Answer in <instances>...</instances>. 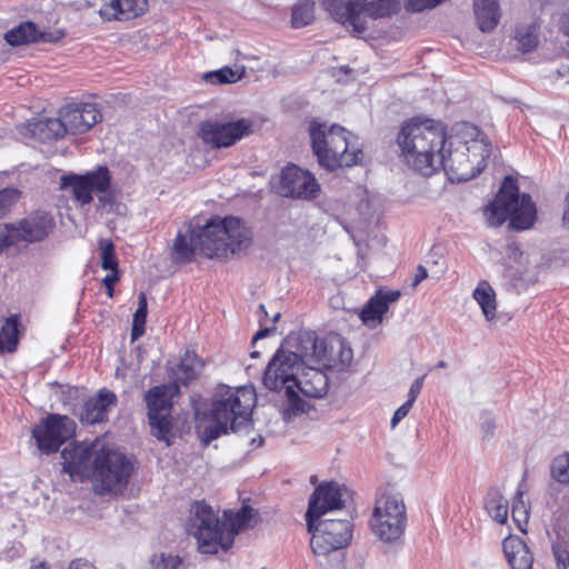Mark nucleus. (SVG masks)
<instances>
[{
  "instance_id": "1",
  "label": "nucleus",
  "mask_w": 569,
  "mask_h": 569,
  "mask_svg": "<svg viewBox=\"0 0 569 569\" xmlns=\"http://www.w3.org/2000/svg\"><path fill=\"white\" fill-rule=\"evenodd\" d=\"M450 137L442 121L415 116L401 123L396 142L402 161L410 169L430 177L441 170L443 151Z\"/></svg>"
},
{
  "instance_id": "2",
  "label": "nucleus",
  "mask_w": 569,
  "mask_h": 569,
  "mask_svg": "<svg viewBox=\"0 0 569 569\" xmlns=\"http://www.w3.org/2000/svg\"><path fill=\"white\" fill-rule=\"evenodd\" d=\"M256 401V391L250 387L218 386L211 397L208 423L200 428L202 441L209 443L248 426Z\"/></svg>"
},
{
  "instance_id": "3",
  "label": "nucleus",
  "mask_w": 569,
  "mask_h": 569,
  "mask_svg": "<svg viewBox=\"0 0 569 569\" xmlns=\"http://www.w3.org/2000/svg\"><path fill=\"white\" fill-rule=\"evenodd\" d=\"M309 137L313 154L320 167L335 171L357 166L363 160V150L357 136L339 124H326L312 120Z\"/></svg>"
},
{
  "instance_id": "4",
  "label": "nucleus",
  "mask_w": 569,
  "mask_h": 569,
  "mask_svg": "<svg viewBox=\"0 0 569 569\" xmlns=\"http://www.w3.org/2000/svg\"><path fill=\"white\" fill-rule=\"evenodd\" d=\"M183 229L178 232L171 249H234L242 244L247 233L242 220L233 216H214L203 226L190 220Z\"/></svg>"
},
{
  "instance_id": "5",
  "label": "nucleus",
  "mask_w": 569,
  "mask_h": 569,
  "mask_svg": "<svg viewBox=\"0 0 569 569\" xmlns=\"http://www.w3.org/2000/svg\"><path fill=\"white\" fill-rule=\"evenodd\" d=\"M301 370L298 356L282 348L276 351L264 370L263 386L270 391L282 393L280 411L284 420L306 411L307 402L296 390Z\"/></svg>"
},
{
  "instance_id": "6",
  "label": "nucleus",
  "mask_w": 569,
  "mask_h": 569,
  "mask_svg": "<svg viewBox=\"0 0 569 569\" xmlns=\"http://www.w3.org/2000/svg\"><path fill=\"white\" fill-rule=\"evenodd\" d=\"M536 204L530 194L519 193L517 180L506 177L495 199L483 209L486 222L499 227L509 221L513 230H527L536 221Z\"/></svg>"
},
{
  "instance_id": "7",
  "label": "nucleus",
  "mask_w": 569,
  "mask_h": 569,
  "mask_svg": "<svg viewBox=\"0 0 569 569\" xmlns=\"http://www.w3.org/2000/svg\"><path fill=\"white\" fill-rule=\"evenodd\" d=\"M321 6L336 22L351 28L357 37L366 32L367 18H390L401 10L399 0H322Z\"/></svg>"
},
{
  "instance_id": "8",
  "label": "nucleus",
  "mask_w": 569,
  "mask_h": 569,
  "mask_svg": "<svg viewBox=\"0 0 569 569\" xmlns=\"http://www.w3.org/2000/svg\"><path fill=\"white\" fill-rule=\"evenodd\" d=\"M489 153L490 150L481 141H467L453 134L448 141V149L445 148L441 170L452 182L469 181L486 168Z\"/></svg>"
},
{
  "instance_id": "9",
  "label": "nucleus",
  "mask_w": 569,
  "mask_h": 569,
  "mask_svg": "<svg viewBox=\"0 0 569 569\" xmlns=\"http://www.w3.org/2000/svg\"><path fill=\"white\" fill-rule=\"evenodd\" d=\"M187 530L197 540L198 551L202 555H216L232 547L231 535L226 533V523L204 501L192 505Z\"/></svg>"
},
{
  "instance_id": "10",
  "label": "nucleus",
  "mask_w": 569,
  "mask_h": 569,
  "mask_svg": "<svg viewBox=\"0 0 569 569\" xmlns=\"http://www.w3.org/2000/svg\"><path fill=\"white\" fill-rule=\"evenodd\" d=\"M370 527L383 542L401 539L407 527V509L400 493H387L377 499Z\"/></svg>"
},
{
  "instance_id": "11",
  "label": "nucleus",
  "mask_w": 569,
  "mask_h": 569,
  "mask_svg": "<svg viewBox=\"0 0 569 569\" xmlns=\"http://www.w3.org/2000/svg\"><path fill=\"white\" fill-rule=\"evenodd\" d=\"M311 533L310 546L315 555L325 556L345 548L352 537V525L348 519L306 518Z\"/></svg>"
},
{
  "instance_id": "12",
  "label": "nucleus",
  "mask_w": 569,
  "mask_h": 569,
  "mask_svg": "<svg viewBox=\"0 0 569 569\" xmlns=\"http://www.w3.org/2000/svg\"><path fill=\"white\" fill-rule=\"evenodd\" d=\"M54 228V219L50 213L34 211L17 223L0 227V249L17 244L20 241H41Z\"/></svg>"
},
{
  "instance_id": "13",
  "label": "nucleus",
  "mask_w": 569,
  "mask_h": 569,
  "mask_svg": "<svg viewBox=\"0 0 569 569\" xmlns=\"http://www.w3.org/2000/svg\"><path fill=\"white\" fill-rule=\"evenodd\" d=\"M77 423L66 415L50 413L32 429V438L44 455L57 452L60 447L76 436Z\"/></svg>"
},
{
  "instance_id": "14",
  "label": "nucleus",
  "mask_w": 569,
  "mask_h": 569,
  "mask_svg": "<svg viewBox=\"0 0 569 569\" xmlns=\"http://www.w3.org/2000/svg\"><path fill=\"white\" fill-rule=\"evenodd\" d=\"M132 465L121 452L106 448L94 459V476L103 491H118L127 486L131 476Z\"/></svg>"
},
{
  "instance_id": "15",
  "label": "nucleus",
  "mask_w": 569,
  "mask_h": 569,
  "mask_svg": "<svg viewBox=\"0 0 569 569\" xmlns=\"http://www.w3.org/2000/svg\"><path fill=\"white\" fill-rule=\"evenodd\" d=\"M253 132L252 122L247 119L223 122L206 120L200 123L198 136L213 149L230 148Z\"/></svg>"
},
{
  "instance_id": "16",
  "label": "nucleus",
  "mask_w": 569,
  "mask_h": 569,
  "mask_svg": "<svg viewBox=\"0 0 569 569\" xmlns=\"http://www.w3.org/2000/svg\"><path fill=\"white\" fill-rule=\"evenodd\" d=\"M276 189L282 197L299 200H312L320 193L315 174L293 163L282 168Z\"/></svg>"
},
{
  "instance_id": "17",
  "label": "nucleus",
  "mask_w": 569,
  "mask_h": 569,
  "mask_svg": "<svg viewBox=\"0 0 569 569\" xmlns=\"http://www.w3.org/2000/svg\"><path fill=\"white\" fill-rule=\"evenodd\" d=\"M104 450V442L99 439L70 443L61 451L63 471L80 479L92 476L94 459Z\"/></svg>"
},
{
  "instance_id": "18",
  "label": "nucleus",
  "mask_w": 569,
  "mask_h": 569,
  "mask_svg": "<svg viewBox=\"0 0 569 569\" xmlns=\"http://www.w3.org/2000/svg\"><path fill=\"white\" fill-rule=\"evenodd\" d=\"M111 184V176L106 166L98 167L86 174H64L60 178L62 189L71 188L72 194L81 204L92 201V192H107Z\"/></svg>"
},
{
  "instance_id": "19",
  "label": "nucleus",
  "mask_w": 569,
  "mask_h": 569,
  "mask_svg": "<svg viewBox=\"0 0 569 569\" xmlns=\"http://www.w3.org/2000/svg\"><path fill=\"white\" fill-rule=\"evenodd\" d=\"M149 425L151 433L161 441L169 445V435L171 432V402L168 396L167 386H157L146 393Z\"/></svg>"
},
{
  "instance_id": "20",
  "label": "nucleus",
  "mask_w": 569,
  "mask_h": 569,
  "mask_svg": "<svg viewBox=\"0 0 569 569\" xmlns=\"http://www.w3.org/2000/svg\"><path fill=\"white\" fill-rule=\"evenodd\" d=\"M59 114L71 134L84 133L102 119L98 106L89 102L68 103L59 110Z\"/></svg>"
},
{
  "instance_id": "21",
  "label": "nucleus",
  "mask_w": 569,
  "mask_h": 569,
  "mask_svg": "<svg viewBox=\"0 0 569 569\" xmlns=\"http://www.w3.org/2000/svg\"><path fill=\"white\" fill-rule=\"evenodd\" d=\"M345 487L337 482L319 485L309 499L306 518H322L326 513L343 508Z\"/></svg>"
},
{
  "instance_id": "22",
  "label": "nucleus",
  "mask_w": 569,
  "mask_h": 569,
  "mask_svg": "<svg viewBox=\"0 0 569 569\" xmlns=\"http://www.w3.org/2000/svg\"><path fill=\"white\" fill-rule=\"evenodd\" d=\"M117 406V396L113 391L103 388L94 397L84 401L80 413V421L84 425H96L108 420L109 412Z\"/></svg>"
},
{
  "instance_id": "23",
  "label": "nucleus",
  "mask_w": 569,
  "mask_h": 569,
  "mask_svg": "<svg viewBox=\"0 0 569 569\" xmlns=\"http://www.w3.org/2000/svg\"><path fill=\"white\" fill-rule=\"evenodd\" d=\"M298 356V363L333 366L331 359L327 358V347L323 342H319L317 336L312 331L300 332L297 337L296 351H291Z\"/></svg>"
},
{
  "instance_id": "24",
  "label": "nucleus",
  "mask_w": 569,
  "mask_h": 569,
  "mask_svg": "<svg viewBox=\"0 0 569 569\" xmlns=\"http://www.w3.org/2000/svg\"><path fill=\"white\" fill-rule=\"evenodd\" d=\"M400 297V290L378 289L375 296L363 306L360 312L361 321L367 326L380 323L383 315L388 312L389 306L397 302Z\"/></svg>"
},
{
  "instance_id": "25",
  "label": "nucleus",
  "mask_w": 569,
  "mask_h": 569,
  "mask_svg": "<svg viewBox=\"0 0 569 569\" xmlns=\"http://www.w3.org/2000/svg\"><path fill=\"white\" fill-rule=\"evenodd\" d=\"M203 368V361L193 351L187 350L180 360L176 363H170L168 368V376L172 382L176 391H179L180 386L187 387L188 383L194 380Z\"/></svg>"
},
{
  "instance_id": "26",
  "label": "nucleus",
  "mask_w": 569,
  "mask_h": 569,
  "mask_svg": "<svg viewBox=\"0 0 569 569\" xmlns=\"http://www.w3.org/2000/svg\"><path fill=\"white\" fill-rule=\"evenodd\" d=\"M329 381L325 372L313 366H308L306 369L302 367L297 379L298 396L321 398L327 393Z\"/></svg>"
},
{
  "instance_id": "27",
  "label": "nucleus",
  "mask_w": 569,
  "mask_h": 569,
  "mask_svg": "<svg viewBox=\"0 0 569 569\" xmlns=\"http://www.w3.org/2000/svg\"><path fill=\"white\" fill-rule=\"evenodd\" d=\"M147 9V0H110L100 8L99 13L108 21H127L141 16Z\"/></svg>"
},
{
  "instance_id": "28",
  "label": "nucleus",
  "mask_w": 569,
  "mask_h": 569,
  "mask_svg": "<svg viewBox=\"0 0 569 569\" xmlns=\"http://www.w3.org/2000/svg\"><path fill=\"white\" fill-rule=\"evenodd\" d=\"M502 549L511 569H532L533 556L521 538H506L502 542Z\"/></svg>"
},
{
  "instance_id": "29",
  "label": "nucleus",
  "mask_w": 569,
  "mask_h": 569,
  "mask_svg": "<svg viewBox=\"0 0 569 569\" xmlns=\"http://www.w3.org/2000/svg\"><path fill=\"white\" fill-rule=\"evenodd\" d=\"M4 39L10 46H21L37 42L39 40L53 42L60 39V37L53 38L51 33L40 32L36 23L26 21L9 30L6 33Z\"/></svg>"
},
{
  "instance_id": "30",
  "label": "nucleus",
  "mask_w": 569,
  "mask_h": 569,
  "mask_svg": "<svg viewBox=\"0 0 569 569\" xmlns=\"http://www.w3.org/2000/svg\"><path fill=\"white\" fill-rule=\"evenodd\" d=\"M541 19L535 18L530 22H520L515 30L513 39L522 53L535 51L540 43Z\"/></svg>"
},
{
  "instance_id": "31",
  "label": "nucleus",
  "mask_w": 569,
  "mask_h": 569,
  "mask_svg": "<svg viewBox=\"0 0 569 569\" xmlns=\"http://www.w3.org/2000/svg\"><path fill=\"white\" fill-rule=\"evenodd\" d=\"M473 9L481 31L490 32L498 26L500 19L498 0H475Z\"/></svg>"
},
{
  "instance_id": "32",
  "label": "nucleus",
  "mask_w": 569,
  "mask_h": 569,
  "mask_svg": "<svg viewBox=\"0 0 569 569\" xmlns=\"http://www.w3.org/2000/svg\"><path fill=\"white\" fill-rule=\"evenodd\" d=\"M31 132L41 141H51L63 138L69 130L64 119L59 114L58 118H48L32 123Z\"/></svg>"
},
{
  "instance_id": "33",
  "label": "nucleus",
  "mask_w": 569,
  "mask_h": 569,
  "mask_svg": "<svg viewBox=\"0 0 569 569\" xmlns=\"http://www.w3.org/2000/svg\"><path fill=\"white\" fill-rule=\"evenodd\" d=\"M473 299L480 306L483 316L488 321H491L496 317L497 303H496V292L487 280H481L478 282L476 289L473 290Z\"/></svg>"
},
{
  "instance_id": "34",
  "label": "nucleus",
  "mask_w": 569,
  "mask_h": 569,
  "mask_svg": "<svg viewBox=\"0 0 569 569\" xmlns=\"http://www.w3.org/2000/svg\"><path fill=\"white\" fill-rule=\"evenodd\" d=\"M171 260L177 263L178 268L190 262H197L201 264L202 259L208 260H227L230 254H234L237 251H170Z\"/></svg>"
},
{
  "instance_id": "35",
  "label": "nucleus",
  "mask_w": 569,
  "mask_h": 569,
  "mask_svg": "<svg viewBox=\"0 0 569 569\" xmlns=\"http://www.w3.org/2000/svg\"><path fill=\"white\" fill-rule=\"evenodd\" d=\"M254 510L249 506H243L237 512L224 511L226 521V533H230L232 538V542L234 541V537L239 531L251 527V520L253 517Z\"/></svg>"
},
{
  "instance_id": "36",
  "label": "nucleus",
  "mask_w": 569,
  "mask_h": 569,
  "mask_svg": "<svg viewBox=\"0 0 569 569\" xmlns=\"http://www.w3.org/2000/svg\"><path fill=\"white\" fill-rule=\"evenodd\" d=\"M19 342V316H10L0 330V355L12 352Z\"/></svg>"
},
{
  "instance_id": "37",
  "label": "nucleus",
  "mask_w": 569,
  "mask_h": 569,
  "mask_svg": "<svg viewBox=\"0 0 569 569\" xmlns=\"http://www.w3.org/2000/svg\"><path fill=\"white\" fill-rule=\"evenodd\" d=\"M489 516L498 523H505L508 518V501L497 490L490 491L485 501Z\"/></svg>"
},
{
  "instance_id": "38",
  "label": "nucleus",
  "mask_w": 569,
  "mask_h": 569,
  "mask_svg": "<svg viewBox=\"0 0 569 569\" xmlns=\"http://www.w3.org/2000/svg\"><path fill=\"white\" fill-rule=\"evenodd\" d=\"M315 1L299 0L291 10V26L293 28H302L315 20Z\"/></svg>"
},
{
  "instance_id": "39",
  "label": "nucleus",
  "mask_w": 569,
  "mask_h": 569,
  "mask_svg": "<svg viewBox=\"0 0 569 569\" xmlns=\"http://www.w3.org/2000/svg\"><path fill=\"white\" fill-rule=\"evenodd\" d=\"M244 74L243 69H232L231 67H223L218 70L209 71L203 74V80L213 86L236 83L242 79Z\"/></svg>"
},
{
  "instance_id": "40",
  "label": "nucleus",
  "mask_w": 569,
  "mask_h": 569,
  "mask_svg": "<svg viewBox=\"0 0 569 569\" xmlns=\"http://www.w3.org/2000/svg\"><path fill=\"white\" fill-rule=\"evenodd\" d=\"M147 313H148L147 295L144 292H140L138 296V308L133 315V320H132V328H131L132 340L138 339L139 337H141L144 333Z\"/></svg>"
},
{
  "instance_id": "41",
  "label": "nucleus",
  "mask_w": 569,
  "mask_h": 569,
  "mask_svg": "<svg viewBox=\"0 0 569 569\" xmlns=\"http://www.w3.org/2000/svg\"><path fill=\"white\" fill-rule=\"evenodd\" d=\"M550 477L560 485H569V452H563L552 459Z\"/></svg>"
},
{
  "instance_id": "42",
  "label": "nucleus",
  "mask_w": 569,
  "mask_h": 569,
  "mask_svg": "<svg viewBox=\"0 0 569 569\" xmlns=\"http://www.w3.org/2000/svg\"><path fill=\"white\" fill-rule=\"evenodd\" d=\"M150 563L153 569H184L183 558L170 552L154 553Z\"/></svg>"
},
{
  "instance_id": "43",
  "label": "nucleus",
  "mask_w": 569,
  "mask_h": 569,
  "mask_svg": "<svg viewBox=\"0 0 569 569\" xmlns=\"http://www.w3.org/2000/svg\"><path fill=\"white\" fill-rule=\"evenodd\" d=\"M327 358L331 359V363L333 365L330 366L331 368H338L339 370H342L351 362L352 351L342 342H339L337 350H335L333 346L330 347L329 351L327 350Z\"/></svg>"
},
{
  "instance_id": "44",
  "label": "nucleus",
  "mask_w": 569,
  "mask_h": 569,
  "mask_svg": "<svg viewBox=\"0 0 569 569\" xmlns=\"http://www.w3.org/2000/svg\"><path fill=\"white\" fill-rule=\"evenodd\" d=\"M551 553L555 559L556 569H569V549L562 541H552Z\"/></svg>"
},
{
  "instance_id": "45",
  "label": "nucleus",
  "mask_w": 569,
  "mask_h": 569,
  "mask_svg": "<svg viewBox=\"0 0 569 569\" xmlns=\"http://www.w3.org/2000/svg\"><path fill=\"white\" fill-rule=\"evenodd\" d=\"M116 251H101V268L109 273H116L120 277L119 260L116 257Z\"/></svg>"
},
{
  "instance_id": "46",
  "label": "nucleus",
  "mask_w": 569,
  "mask_h": 569,
  "mask_svg": "<svg viewBox=\"0 0 569 569\" xmlns=\"http://www.w3.org/2000/svg\"><path fill=\"white\" fill-rule=\"evenodd\" d=\"M496 430V421L490 412H483L480 417V431L483 440H490Z\"/></svg>"
},
{
  "instance_id": "47",
  "label": "nucleus",
  "mask_w": 569,
  "mask_h": 569,
  "mask_svg": "<svg viewBox=\"0 0 569 569\" xmlns=\"http://www.w3.org/2000/svg\"><path fill=\"white\" fill-rule=\"evenodd\" d=\"M425 378H426V375L417 378L410 386V389H409V392H408V401L415 403V401L417 400L418 396L420 395L421 392V389L423 387V382H425Z\"/></svg>"
},
{
  "instance_id": "48",
  "label": "nucleus",
  "mask_w": 569,
  "mask_h": 569,
  "mask_svg": "<svg viewBox=\"0 0 569 569\" xmlns=\"http://www.w3.org/2000/svg\"><path fill=\"white\" fill-rule=\"evenodd\" d=\"M120 280V277L116 276V273H108L103 277L102 283L107 290L108 297H113V288L114 284Z\"/></svg>"
},
{
  "instance_id": "49",
  "label": "nucleus",
  "mask_w": 569,
  "mask_h": 569,
  "mask_svg": "<svg viewBox=\"0 0 569 569\" xmlns=\"http://www.w3.org/2000/svg\"><path fill=\"white\" fill-rule=\"evenodd\" d=\"M523 493L522 491L518 490L517 491V496L513 500V503H512V515L513 517H516V515L518 513H523V515H527V510H526V506H525V502H523Z\"/></svg>"
},
{
  "instance_id": "50",
  "label": "nucleus",
  "mask_w": 569,
  "mask_h": 569,
  "mask_svg": "<svg viewBox=\"0 0 569 569\" xmlns=\"http://www.w3.org/2000/svg\"><path fill=\"white\" fill-rule=\"evenodd\" d=\"M1 192L9 193V194H6V201L9 207L16 204L21 198L20 190L16 189V188H3V189H1Z\"/></svg>"
},
{
  "instance_id": "51",
  "label": "nucleus",
  "mask_w": 569,
  "mask_h": 569,
  "mask_svg": "<svg viewBox=\"0 0 569 569\" xmlns=\"http://www.w3.org/2000/svg\"><path fill=\"white\" fill-rule=\"evenodd\" d=\"M428 277V272L425 266L419 264L417 267V271L415 274V278L412 280L411 286L416 288L422 280H425Z\"/></svg>"
},
{
  "instance_id": "52",
  "label": "nucleus",
  "mask_w": 569,
  "mask_h": 569,
  "mask_svg": "<svg viewBox=\"0 0 569 569\" xmlns=\"http://www.w3.org/2000/svg\"><path fill=\"white\" fill-rule=\"evenodd\" d=\"M273 332H276V327L274 326H271V327H264V328H261L259 331L256 332V335L253 336L252 338V343H254L256 341L260 340V339H263L270 335H272Z\"/></svg>"
},
{
  "instance_id": "53",
  "label": "nucleus",
  "mask_w": 569,
  "mask_h": 569,
  "mask_svg": "<svg viewBox=\"0 0 569 569\" xmlns=\"http://www.w3.org/2000/svg\"><path fill=\"white\" fill-rule=\"evenodd\" d=\"M559 29L563 36L569 38V11L561 16L559 21Z\"/></svg>"
},
{
  "instance_id": "54",
  "label": "nucleus",
  "mask_w": 569,
  "mask_h": 569,
  "mask_svg": "<svg viewBox=\"0 0 569 569\" xmlns=\"http://www.w3.org/2000/svg\"><path fill=\"white\" fill-rule=\"evenodd\" d=\"M69 569H96V568L87 560L76 559L70 562Z\"/></svg>"
},
{
  "instance_id": "55",
  "label": "nucleus",
  "mask_w": 569,
  "mask_h": 569,
  "mask_svg": "<svg viewBox=\"0 0 569 569\" xmlns=\"http://www.w3.org/2000/svg\"><path fill=\"white\" fill-rule=\"evenodd\" d=\"M413 403L410 402V401H406L405 403H402L396 411L395 413H397L398 416H400L401 418H405L410 409L412 408Z\"/></svg>"
},
{
  "instance_id": "56",
  "label": "nucleus",
  "mask_w": 569,
  "mask_h": 569,
  "mask_svg": "<svg viewBox=\"0 0 569 569\" xmlns=\"http://www.w3.org/2000/svg\"><path fill=\"white\" fill-rule=\"evenodd\" d=\"M257 313H258L259 322L262 326L263 319L268 317V312L266 310L264 305H262V303L259 305Z\"/></svg>"
},
{
  "instance_id": "57",
  "label": "nucleus",
  "mask_w": 569,
  "mask_h": 569,
  "mask_svg": "<svg viewBox=\"0 0 569 569\" xmlns=\"http://www.w3.org/2000/svg\"><path fill=\"white\" fill-rule=\"evenodd\" d=\"M562 220L566 224H569V191L566 197V210L563 212Z\"/></svg>"
},
{
  "instance_id": "58",
  "label": "nucleus",
  "mask_w": 569,
  "mask_h": 569,
  "mask_svg": "<svg viewBox=\"0 0 569 569\" xmlns=\"http://www.w3.org/2000/svg\"><path fill=\"white\" fill-rule=\"evenodd\" d=\"M511 252H512L515 259H519V260L528 259V251L519 250V251H511Z\"/></svg>"
},
{
  "instance_id": "59",
  "label": "nucleus",
  "mask_w": 569,
  "mask_h": 569,
  "mask_svg": "<svg viewBox=\"0 0 569 569\" xmlns=\"http://www.w3.org/2000/svg\"><path fill=\"white\" fill-rule=\"evenodd\" d=\"M99 249H106V250L114 249V246L111 240H102V241H100Z\"/></svg>"
},
{
  "instance_id": "60",
  "label": "nucleus",
  "mask_w": 569,
  "mask_h": 569,
  "mask_svg": "<svg viewBox=\"0 0 569 569\" xmlns=\"http://www.w3.org/2000/svg\"><path fill=\"white\" fill-rule=\"evenodd\" d=\"M403 418L398 416L397 413H393V417L391 418V427L395 428Z\"/></svg>"
},
{
  "instance_id": "61",
  "label": "nucleus",
  "mask_w": 569,
  "mask_h": 569,
  "mask_svg": "<svg viewBox=\"0 0 569 569\" xmlns=\"http://www.w3.org/2000/svg\"><path fill=\"white\" fill-rule=\"evenodd\" d=\"M441 257L437 253V252H433L430 257L429 260H427L426 262L429 263L430 261H432L435 264H438L439 263V259Z\"/></svg>"
},
{
  "instance_id": "62",
  "label": "nucleus",
  "mask_w": 569,
  "mask_h": 569,
  "mask_svg": "<svg viewBox=\"0 0 569 569\" xmlns=\"http://www.w3.org/2000/svg\"><path fill=\"white\" fill-rule=\"evenodd\" d=\"M262 442H263L262 437H259L258 439L253 438V439L251 440V443H252V445H256V446H261V445H262Z\"/></svg>"
},
{
  "instance_id": "63",
  "label": "nucleus",
  "mask_w": 569,
  "mask_h": 569,
  "mask_svg": "<svg viewBox=\"0 0 569 569\" xmlns=\"http://www.w3.org/2000/svg\"><path fill=\"white\" fill-rule=\"evenodd\" d=\"M436 367H437V368H439V369H445V368H447V362H446V361H443V360H440V361L437 363V366H436Z\"/></svg>"
},
{
  "instance_id": "64",
  "label": "nucleus",
  "mask_w": 569,
  "mask_h": 569,
  "mask_svg": "<svg viewBox=\"0 0 569 569\" xmlns=\"http://www.w3.org/2000/svg\"><path fill=\"white\" fill-rule=\"evenodd\" d=\"M31 569H48L44 563L32 566Z\"/></svg>"
}]
</instances>
